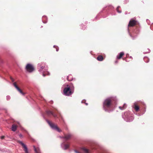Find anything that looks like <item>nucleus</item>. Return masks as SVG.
Listing matches in <instances>:
<instances>
[{"instance_id": "9d476101", "label": "nucleus", "mask_w": 153, "mask_h": 153, "mask_svg": "<svg viewBox=\"0 0 153 153\" xmlns=\"http://www.w3.org/2000/svg\"><path fill=\"white\" fill-rule=\"evenodd\" d=\"M126 118L127 120V121L128 122H131L134 119V117L133 116L130 115L129 113V116L127 117Z\"/></svg>"}, {"instance_id": "a211bd4d", "label": "nucleus", "mask_w": 153, "mask_h": 153, "mask_svg": "<svg viewBox=\"0 0 153 153\" xmlns=\"http://www.w3.org/2000/svg\"><path fill=\"white\" fill-rule=\"evenodd\" d=\"M69 145L68 144H65V149H67L69 147Z\"/></svg>"}, {"instance_id": "a878e982", "label": "nucleus", "mask_w": 153, "mask_h": 153, "mask_svg": "<svg viewBox=\"0 0 153 153\" xmlns=\"http://www.w3.org/2000/svg\"><path fill=\"white\" fill-rule=\"evenodd\" d=\"M19 136H20V137H22V134H20L19 135Z\"/></svg>"}, {"instance_id": "6ab92c4d", "label": "nucleus", "mask_w": 153, "mask_h": 153, "mask_svg": "<svg viewBox=\"0 0 153 153\" xmlns=\"http://www.w3.org/2000/svg\"><path fill=\"white\" fill-rule=\"evenodd\" d=\"M10 79L11 80L12 82H13L14 81V79L12 77H10Z\"/></svg>"}, {"instance_id": "4be33fe9", "label": "nucleus", "mask_w": 153, "mask_h": 153, "mask_svg": "<svg viewBox=\"0 0 153 153\" xmlns=\"http://www.w3.org/2000/svg\"><path fill=\"white\" fill-rule=\"evenodd\" d=\"M119 108L121 110H123V107H121V106H119Z\"/></svg>"}, {"instance_id": "1a4fd4ad", "label": "nucleus", "mask_w": 153, "mask_h": 153, "mask_svg": "<svg viewBox=\"0 0 153 153\" xmlns=\"http://www.w3.org/2000/svg\"><path fill=\"white\" fill-rule=\"evenodd\" d=\"M133 108H134L136 111H138L139 110V107L137 102H135L133 106Z\"/></svg>"}, {"instance_id": "39448f33", "label": "nucleus", "mask_w": 153, "mask_h": 153, "mask_svg": "<svg viewBox=\"0 0 153 153\" xmlns=\"http://www.w3.org/2000/svg\"><path fill=\"white\" fill-rule=\"evenodd\" d=\"M137 22L135 20L131 19L129 22L128 24V27H133L137 25Z\"/></svg>"}, {"instance_id": "f8f14e48", "label": "nucleus", "mask_w": 153, "mask_h": 153, "mask_svg": "<svg viewBox=\"0 0 153 153\" xmlns=\"http://www.w3.org/2000/svg\"><path fill=\"white\" fill-rule=\"evenodd\" d=\"M71 137V135L70 134H65L64 135V138L66 140H68L70 139Z\"/></svg>"}, {"instance_id": "0eeeda50", "label": "nucleus", "mask_w": 153, "mask_h": 153, "mask_svg": "<svg viewBox=\"0 0 153 153\" xmlns=\"http://www.w3.org/2000/svg\"><path fill=\"white\" fill-rule=\"evenodd\" d=\"M18 143L21 145L24 149V150L25 151V153H28L27 148L26 146L22 141H18Z\"/></svg>"}, {"instance_id": "4468645a", "label": "nucleus", "mask_w": 153, "mask_h": 153, "mask_svg": "<svg viewBox=\"0 0 153 153\" xmlns=\"http://www.w3.org/2000/svg\"><path fill=\"white\" fill-rule=\"evenodd\" d=\"M97 59L100 61H102L104 59L103 57L101 55H99L97 58Z\"/></svg>"}, {"instance_id": "412c9836", "label": "nucleus", "mask_w": 153, "mask_h": 153, "mask_svg": "<svg viewBox=\"0 0 153 153\" xmlns=\"http://www.w3.org/2000/svg\"><path fill=\"white\" fill-rule=\"evenodd\" d=\"M119 7H118L117 8V11L119 13H120L121 12L120 11H119Z\"/></svg>"}, {"instance_id": "bb28decb", "label": "nucleus", "mask_w": 153, "mask_h": 153, "mask_svg": "<svg viewBox=\"0 0 153 153\" xmlns=\"http://www.w3.org/2000/svg\"><path fill=\"white\" fill-rule=\"evenodd\" d=\"M43 75L44 76H45V74H43Z\"/></svg>"}, {"instance_id": "393cba45", "label": "nucleus", "mask_w": 153, "mask_h": 153, "mask_svg": "<svg viewBox=\"0 0 153 153\" xmlns=\"http://www.w3.org/2000/svg\"><path fill=\"white\" fill-rule=\"evenodd\" d=\"M128 113L126 112V113H125L124 114H125V115H126Z\"/></svg>"}, {"instance_id": "aec40b11", "label": "nucleus", "mask_w": 153, "mask_h": 153, "mask_svg": "<svg viewBox=\"0 0 153 153\" xmlns=\"http://www.w3.org/2000/svg\"><path fill=\"white\" fill-rule=\"evenodd\" d=\"M69 76H68L67 78V79L68 80V81H71L72 80V79H69Z\"/></svg>"}, {"instance_id": "5701e85b", "label": "nucleus", "mask_w": 153, "mask_h": 153, "mask_svg": "<svg viewBox=\"0 0 153 153\" xmlns=\"http://www.w3.org/2000/svg\"><path fill=\"white\" fill-rule=\"evenodd\" d=\"M56 51H59V48H58L56 47Z\"/></svg>"}, {"instance_id": "dca6fc26", "label": "nucleus", "mask_w": 153, "mask_h": 153, "mask_svg": "<svg viewBox=\"0 0 153 153\" xmlns=\"http://www.w3.org/2000/svg\"><path fill=\"white\" fill-rule=\"evenodd\" d=\"M17 126L14 124H13L12 126V130L13 131H15L17 129Z\"/></svg>"}, {"instance_id": "7ed1b4c3", "label": "nucleus", "mask_w": 153, "mask_h": 153, "mask_svg": "<svg viewBox=\"0 0 153 153\" xmlns=\"http://www.w3.org/2000/svg\"><path fill=\"white\" fill-rule=\"evenodd\" d=\"M47 122L50 126L52 128L55 129L59 132H60L62 131L56 125L51 122L48 120H47Z\"/></svg>"}, {"instance_id": "f3484780", "label": "nucleus", "mask_w": 153, "mask_h": 153, "mask_svg": "<svg viewBox=\"0 0 153 153\" xmlns=\"http://www.w3.org/2000/svg\"><path fill=\"white\" fill-rule=\"evenodd\" d=\"M33 147L36 153H40V149L39 147L36 148L34 146Z\"/></svg>"}, {"instance_id": "9b49d317", "label": "nucleus", "mask_w": 153, "mask_h": 153, "mask_svg": "<svg viewBox=\"0 0 153 153\" xmlns=\"http://www.w3.org/2000/svg\"><path fill=\"white\" fill-rule=\"evenodd\" d=\"M82 149L85 153H89L88 150L85 148H82ZM74 151L76 153H80L76 150H75Z\"/></svg>"}, {"instance_id": "b1692460", "label": "nucleus", "mask_w": 153, "mask_h": 153, "mask_svg": "<svg viewBox=\"0 0 153 153\" xmlns=\"http://www.w3.org/2000/svg\"><path fill=\"white\" fill-rule=\"evenodd\" d=\"M4 136H2L1 137V139H3L4 138Z\"/></svg>"}, {"instance_id": "6e6552de", "label": "nucleus", "mask_w": 153, "mask_h": 153, "mask_svg": "<svg viewBox=\"0 0 153 153\" xmlns=\"http://www.w3.org/2000/svg\"><path fill=\"white\" fill-rule=\"evenodd\" d=\"M46 113L49 116L51 115H52L55 117H57V115L56 114L54 113L53 112L50 111H46Z\"/></svg>"}, {"instance_id": "423d86ee", "label": "nucleus", "mask_w": 153, "mask_h": 153, "mask_svg": "<svg viewBox=\"0 0 153 153\" xmlns=\"http://www.w3.org/2000/svg\"><path fill=\"white\" fill-rule=\"evenodd\" d=\"M13 85L15 88L17 89L18 91H19L21 94L22 95H24L25 93L23 92L17 86L16 82H14L13 83Z\"/></svg>"}, {"instance_id": "f03ea898", "label": "nucleus", "mask_w": 153, "mask_h": 153, "mask_svg": "<svg viewBox=\"0 0 153 153\" xmlns=\"http://www.w3.org/2000/svg\"><path fill=\"white\" fill-rule=\"evenodd\" d=\"M67 87L65 88L63 91V94L66 96H69L71 95L74 92V87L73 85L70 86L68 85Z\"/></svg>"}, {"instance_id": "ddd939ff", "label": "nucleus", "mask_w": 153, "mask_h": 153, "mask_svg": "<svg viewBox=\"0 0 153 153\" xmlns=\"http://www.w3.org/2000/svg\"><path fill=\"white\" fill-rule=\"evenodd\" d=\"M124 53L123 52H121L119 55L117 56V58L118 59H120L124 55Z\"/></svg>"}, {"instance_id": "2eb2a0df", "label": "nucleus", "mask_w": 153, "mask_h": 153, "mask_svg": "<svg viewBox=\"0 0 153 153\" xmlns=\"http://www.w3.org/2000/svg\"><path fill=\"white\" fill-rule=\"evenodd\" d=\"M39 65L40 69L39 70V71H42V69H44L45 67V65L44 63H42L41 64H40Z\"/></svg>"}, {"instance_id": "20e7f679", "label": "nucleus", "mask_w": 153, "mask_h": 153, "mask_svg": "<svg viewBox=\"0 0 153 153\" xmlns=\"http://www.w3.org/2000/svg\"><path fill=\"white\" fill-rule=\"evenodd\" d=\"M25 69L28 72L31 73L34 71L35 68L33 65L30 64H27L25 67Z\"/></svg>"}, {"instance_id": "f257e3e1", "label": "nucleus", "mask_w": 153, "mask_h": 153, "mask_svg": "<svg viewBox=\"0 0 153 153\" xmlns=\"http://www.w3.org/2000/svg\"><path fill=\"white\" fill-rule=\"evenodd\" d=\"M115 98L109 97L106 99L103 103V108L106 111H108L109 109L110 108L114 103L116 102Z\"/></svg>"}]
</instances>
